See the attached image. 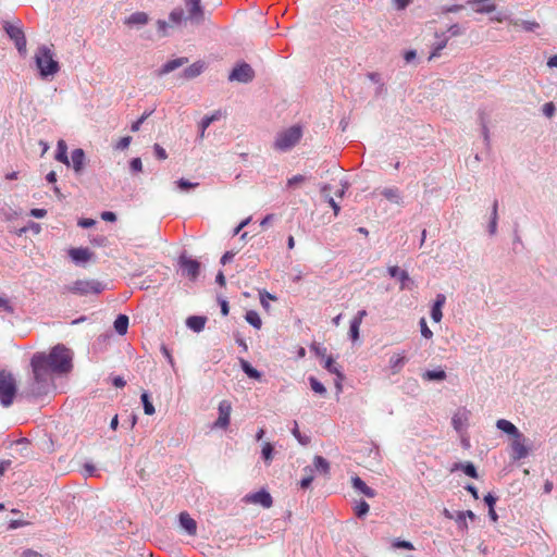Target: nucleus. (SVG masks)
Listing matches in <instances>:
<instances>
[{"label": "nucleus", "instance_id": "f257e3e1", "mask_svg": "<svg viewBox=\"0 0 557 557\" xmlns=\"http://www.w3.org/2000/svg\"><path fill=\"white\" fill-rule=\"evenodd\" d=\"M72 358V351L63 344L55 345L49 352H35L30 358L33 379L29 394L34 397L48 395L54 388V375L71 371Z\"/></svg>", "mask_w": 557, "mask_h": 557}, {"label": "nucleus", "instance_id": "f03ea898", "mask_svg": "<svg viewBox=\"0 0 557 557\" xmlns=\"http://www.w3.org/2000/svg\"><path fill=\"white\" fill-rule=\"evenodd\" d=\"M35 62L42 78L53 76L60 70L59 62L54 60L53 51L45 45L37 48L35 53Z\"/></svg>", "mask_w": 557, "mask_h": 557}, {"label": "nucleus", "instance_id": "7ed1b4c3", "mask_svg": "<svg viewBox=\"0 0 557 557\" xmlns=\"http://www.w3.org/2000/svg\"><path fill=\"white\" fill-rule=\"evenodd\" d=\"M17 393L16 380L13 374L5 370H0V405L4 408L10 407Z\"/></svg>", "mask_w": 557, "mask_h": 557}, {"label": "nucleus", "instance_id": "20e7f679", "mask_svg": "<svg viewBox=\"0 0 557 557\" xmlns=\"http://www.w3.org/2000/svg\"><path fill=\"white\" fill-rule=\"evenodd\" d=\"M301 136L302 129L300 126H290L277 133L273 147L278 151H288L298 144Z\"/></svg>", "mask_w": 557, "mask_h": 557}, {"label": "nucleus", "instance_id": "39448f33", "mask_svg": "<svg viewBox=\"0 0 557 557\" xmlns=\"http://www.w3.org/2000/svg\"><path fill=\"white\" fill-rule=\"evenodd\" d=\"M103 290V285L96 280H77L63 287V293L78 296L97 295Z\"/></svg>", "mask_w": 557, "mask_h": 557}, {"label": "nucleus", "instance_id": "423d86ee", "mask_svg": "<svg viewBox=\"0 0 557 557\" xmlns=\"http://www.w3.org/2000/svg\"><path fill=\"white\" fill-rule=\"evenodd\" d=\"M3 29L9 38L14 42L18 53L21 55H25L27 51V41L21 23L18 22L16 25H13L9 22H3Z\"/></svg>", "mask_w": 557, "mask_h": 557}, {"label": "nucleus", "instance_id": "0eeeda50", "mask_svg": "<svg viewBox=\"0 0 557 557\" xmlns=\"http://www.w3.org/2000/svg\"><path fill=\"white\" fill-rule=\"evenodd\" d=\"M184 2L188 13L186 20L195 25L202 24L206 21V13L201 0H185Z\"/></svg>", "mask_w": 557, "mask_h": 557}, {"label": "nucleus", "instance_id": "6e6552de", "mask_svg": "<svg viewBox=\"0 0 557 557\" xmlns=\"http://www.w3.org/2000/svg\"><path fill=\"white\" fill-rule=\"evenodd\" d=\"M178 264L182 269L183 275L187 276L190 281H196L200 274V262L185 255L178 259Z\"/></svg>", "mask_w": 557, "mask_h": 557}, {"label": "nucleus", "instance_id": "1a4fd4ad", "mask_svg": "<svg viewBox=\"0 0 557 557\" xmlns=\"http://www.w3.org/2000/svg\"><path fill=\"white\" fill-rule=\"evenodd\" d=\"M255 72L248 63H242L233 69L228 75L231 82L249 83L253 79Z\"/></svg>", "mask_w": 557, "mask_h": 557}, {"label": "nucleus", "instance_id": "9d476101", "mask_svg": "<svg viewBox=\"0 0 557 557\" xmlns=\"http://www.w3.org/2000/svg\"><path fill=\"white\" fill-rule=\"evenodd\" d=\"M219 417L213 423V428L226 429L230 425L232 405L228 400H221L218 407Z\"/></svg>", "mask_w": 557, "mask_h": 557}, {"label": "nucleus", "instance_id": "9b49d317", "mask_svg": "<svg viewBox=\"0 0 557 557\" xmlns=\"http://www.w3.org/2000/svg\"><path fill=\"white\" fill-rule=\"evenodd\" d=\"M243 500L247 504L260 505L263 508H270L273 504L272 496L265 490H260L256 493L247 494Z\"/></svg>", "mask_w": 557, "mask_h": 557}, {"label": "nucleus", "instance_id": "f8f14e48", "mask_svg": "<svg viewBox=\"0 0 557 557\" xmlns=\"http://www.w3.org/2000/svg\"><path fill=\"white\" fill-rule=\"evenodd\" d=\"M512 458L520 460L529 455V449L525 445V437L521 433V436H515L511 443Z\"/></svg>", "mask_w": 557, "mask_h": 557}, {"label": "nucleus", "instance_id": "ddd939ff", "mask_svg": "<svg viewBox=\"0 0 557 557\" xmlns=\"http://www.w3.org/2000/svg\"><path fill=\"white\" fill-rule=\"evenodd\" d=\"M470 418V411L465 408L459 409L451 419V424L457 432L463 431Z\"/></svg>", "mask_w": 557, "mask_h": 557}, {"label": "nucleus", "instance_id": "4468645a", "mask_svg": "<svg viewBox=\"0 0 557 557\" xmlns=\"http://www.w3.org/2000/svg\"><path fill=\"white\" fill-rule=\"evenodd\" d=\"M388 273L392 277H397L400 281V289H409V284L412 283L409 274L405 270H400L397 265L389 267Z\"/></svg>", "mask_w": 557, "mask_h": 557}, {"label": "nucleus", "instance_id": "2eb2a0df", "mask_svg": "<svg viewBox=\"0 0 557 557\" xmlns=\"http://www.w3.org/2000/svg\"><path fill=\"white\" fill-rule=\"evenodd\" d=\"M188 62V59L185 58V57H181V58H176V59H173V60H170L168 61L166 63H164L158 71H157V74L158 76H164L173 71H175L176 69L183 66L184 64H186Z\"/></svg>", "mask_w": 557, "mask_h": 557}, {"label": "nucleus", "instance_id": "dca6fc26", "mask_svg": "<svg viewBox=\"0 0 557 557\" xmlns=\"http://www.w3.org/2000/svg\"><path fill=\"white\" fill-rule=\"evenodd\" d=\"M468 4L472 5L476 13H492L495 11L496 5L493 0H470Z\"/></svg>", "mask_w": 557, "mask_h": 557}, {"label": "nucleus", "instance_id": "f3484780", "mask_svg": "<svg viewBox=\"0 0 557 557\" xmlns=\"http://www.w3.org/2000/svg\"><path fill=\"white\" fill-rule=\"evenodd\" d=\"M69 255L74 262L83 263L90 260L92 252L88 248H72Z\"/></svg>", "mask_w": 557, "mask_h": 557}, {"label": "nucleus", "instance_id": "a211bd4d", "mask_svg": "<svg viewBox=\"0 0 557 557\" xmlns=\"http://www.w3.org/2000/svg\"><path fill=\"white\" fill-rule=\"evenodd\" d=\"M149 22V16L146 12H135L125 18L124 24L131 27L144 26Z\"/></svg>", "mask_w": 557, "mask_h": 557}, {"label": "nucleus", "instance_id": "6ab92c4d", "mask_svg": "<svg viewBox=\"0 0 557 557\" xmlns=\"http://www.w3.org/2000/svg\"><path fill=\"white\" fill-rule=\"evenodd\" d=\"M71 161L75 173L79 174L84 170L85 165V152L83 149L77 148L72 151Z\"/></svg>", "mask_w": 557, "mask_h": 557}, {"label": "nucleus", "instance_id": "aec40b11", "mask_svg": "<svg viewBox=\"0 0 557 557\" xmlns=\"http://www.w3.org/2000/svg\"><path fill=\"white\" fill-rule=\"evenodd\" d=\"M205 69H206V63L203 61H197V62L193 63L191 65H189L188 67H186L183 71L182 76L186 79H193V78L198 77L203 72Z\"/></svg>", "mask_w": 557, "mask_h": 557}, {"label": "nucleus", "instance_id": "412c9836", "mask_svg": "<svg viewBox=\"0 0 557 557\" xmlns=\"http://www.w3.org/2000/svg\"><path fill=\"white\" fill-rule=\"evenodd\" d=\"M221 117V112L220 111H215L214 113H212L211 115H206L202 117V120L200 121L199 123V134H198V138L199 139H203L205 136H206V129L208 127H210V125L220 120Z\"/></svg>", "mask_w": 557, "mask_h": 557}, {"label": "nucleus", "instance_id": "4be33fe9", "mask_svg": "<svg viewBox=\"0 0 557 557\" xmlns=\"http://www.w3.org/2000/svg\"><path fill=\"white\" fill-rule=\"evenodd\" d=\"M180 524L189 535L196 534L197 523L187 512H181Z\"/></svg>", "mask_w": 557, "mask_h": 557}, {"label": "nucleus", "instance_id": "5701e85b", "mask_svg": "<svg viewBox=\"0 0 557 557\" xmlns=\"http://www.w3.org/2000/svg\"><path fill=\"white\" fill-rule=\"evenodd\" d=\"M407 357H406V354L405 351L403 354H394L391 358H389V368L392 369L393 373L396 374V373H399L400 370L404 368V366L406 364L407 362Z\"/></svg>", "mask_w": 557, "mask_h": 557}, {"label": "nucleus", "instance_id": "b1692460", "mask_svg": "<svg viewBox=\"0 0 557 557\" xmlns=\"http://www.w3.org/2000/svg\"><path fill=\"white\" fill-rule=\"evenodd\" d=\"M496 426L498 430L507 433L508 435H511V436H521V432L518 430V428L511 423L510 421L506 420V419H499L497 420L496 422Z\"/></svg>", "mask_w": 557, "mask_h": 557}, {"label": "nucleus", "instance_id": "393cba45", "mask_svg": "<svg viewBox=\"0 0 557 557\" xmlns=\"http://www.w3.org/2000/svg\"><path fill=\"white\" fill-rule=\"evenodd\" d=\"M352 486L363 495H366L369 498H372L376 495L375 491L371 487H369L364 481H362L359 476H354L352 480Z\"/></svg>", "mask_w": 557, "mask_h": 557}, {"label": "nucleus", "instance_id": "a878e982", "mask_svg": "<svg viewBox=\"0 0 557 557\" xmlns=\"http://www.w3.org/2000/svg\"><path fill=\"white\" fill-rule=\"evenodd\" d=\"M207 319L200 315H191L186 320V325L194 332H201L205 329Z\"/></svg>", "mask_w": 557, "mask_h": 557}, {"label": "nucleus", "instance_id": "bb28decb", "mask_svg": "<svg viewBox=\"0 0 557 557\" xmlns=\"http://www.w3.org/2000/svg\"><path fill=\"white\" fill-rule=\"evenodd\" d=\"M55 159L65 165H70V160L67 157V146L65 141L62 139L58 141Z\"/></svg>", "mask_w": 557, "mask_h": 557}, {"label": "nucleus", "instance_id": "cd10ccee", "mask_svg": "<svg viewBox=\"0 0 557 557\" xmlns=\"http://www.w3.org/2000/svg\"><path fill=\"white\" fill-rule=\"evenodd\" d=\"M381 194L391 202L400 205L401 203V196L400 191L396 187H388L384 188Z\"/></svg>", "mask_w": 557, "mask_h": 557}, {"label": "nucleus", "instance_id": "c85d7f7f", "mask_svg": "<svg viewBox=\"0 0 557 557\" xmlns=\"http://www.w3.org/2000/svg\"><path fill=\"white\" fill-rule=\"evenodd\" d=\"M128 329V317L125 314H119L114 321V330L117 334L124 335Z\"/></svg>", "mask_w": 557, "mask_h": 557}, {"label": "nucleus", "instance_id": "c756f323", "mask_svg": "<svg viewBox=\"0 0 557 557\" xmlns=\"http://www.w3.org/2000/svg\"><path fill=\"white\" fill-rule=\"evenodd\" d=\"M422 377L426 381H444L447 375L446 372L443 369L437 370H426Z\"/></svg>", "mask_w": 557, "mask_h": 557}, {"label": "nucleus", "instance_id": "7c9ffc66", "mask_svg": "<svg viewBox=\"0 0 557 557\" xmlns=\"http://www.w3.org/2000/svg\"><path fill=\"white\" fill-rule=\"evenodd\" d=\"M240 367L250 379L259 380L261 377V373L245 359H240Z\"/></svg>", "mask_w": 557, "mask_h": 557}, {"label": "nucleus", "instance_id": "2f4dec72", "mask_svg": "<svg viewBox=\"0 0 557 557\" xmlns=\"http://www.w3.org/2000/svg\"><path fill=\"white\" fill-rule=\"evenodd\" d=\"M314 469L323 474H327L330 471L329 461L322 456H315L313 459Z\"/></svg>", "mask_w": 557, "mask_h": 557}, {"label": "nucleus", "instance_id": "473e14b6", "mask_svg": "<svg viewBox=\"0 0 557 557\" xmlns=\"http://www.w3.org/2000/svg\"><path fill=\"white\" fill-rule=\"evenodd\" d=\"M245 319L255 329L259 330L261 327V325H262L261 318H260V315H259V313L257 311H253V310L247 311V313L245 315Z\"/></svg>", "mask_w": 557, "mask_h": 557}, {"label": "nucleus", "instance_id": "72a5a7b5", "mask_svg": "<svg viewBox=\"0 0 557 557\" xmlns=\"http://www.w3.org/2000/svg\"><path fill=\"white\" fill-rule=\"evenodd\" d=\"M510 24H512L513 26H521L527 32H534L535 29H537L540 27V24L535 21L519 22V21L510 20Z\"/></svg>", "mask_w": 557, "mask_h": 557}, {"label": "nucleus", "instance_id": "f704fd0d", "mask_svg": "<svg viewBox=\"0 0 557 557\" xmlns=\"http://www.w3.org/2000/svg\"><path fill=\"white\" fill-rule=\"evenodd\" d=\"M140 399L144 406L145 413L148 416H152L156 412V409L152 403L150 401L149 394L147 392H144L140 396Z\"/></svg>", "mask_w": 557, "mask_h": 557}, {"label": "nucleus", "instance_id": "c9c22d12", "mask_svg": "<svg viewBox=\"0 0 557 557\" xmlns=\"http://www.w3.org/2000/svg\"><path fill=\"white\" fill-rule=\"evenodd\" d=\"M274 448L271 443L265 442L262 445L261 456L263 460L269 465L273 458Z\"/></svg>", "mask_w": 557, "mask_h": 557}, {"label": "nucleus", "instance_id": "e433bc0d", "mask_svg": "<svg viewBox=\"0 0 557 557\" xmlns=\"http://www.w3.org/2000/svg\"><path fill=\"white\" fill-rule=\"evenodd\" d=\"M309 383H310L311 389L314 393H317L319 395H325L326 394V388L324 387V385L319 380H317L314 376H310L309 377Z\"/></svg>", "mask_w": 557, "mask_h": 557}, {"label": "nucleus", "instance_id": "4c0bfd02", "mask_svg": "<svg viewBox=\"0 0 557 557\" xmlns=\"http://www.w3.org/2000/svg\"><path fill=\"white\" fill-rule=\"evenodd\" d=\"M305 472H307L308 474L306 476H304L301 479V481H300V487L301 488H308L311 485V483H312V481L314 479V476H313V469L312 468L306 467L305 468Z\"/></svg>", "mask_w": 557, "mask_h": 557}, {"label": "nucleus", "instance_id": "58836bf2", "mask_svg": "<svg viewBox=\"0 0 557 557\" xmlns=\"http://www.w3.org/2000/svg\"><path fill=\"white\" fill-rule=\"evenodd\" d=\"M419 326H420V332H421V335L426 338V339H431L433 337V332L430 330V327L428 326V323H426V320L425 318H421L419 320Z\"/></svg>", "mask_w": 557, "mask_h": 557}, {"label": "nucleus", "instance_id": "ea45409f", "mask_svg": "<svg viewBox=\"0 0 557 557\" xmlns=\"http://www.w3.org/2000/svg\"><path fill=\"white\" fill-rule=\"evenodd\" d=\"M169 17H170V21L173 22L174 24H180L184 18L183 9L175 8L174 10L171 11Z\"/></svg>", "mask_w": 557, "mask_h": 557}, {"label": "nucleus", "instance_id": "a19ab883", "mask_svg": "<svg viewBox=\"0 0 557 557\" xmlns=\"http://www.w3.org/2000/svg\"><path fill=\"white\" fill-rule=\"evenodd\" d=\"M360 325L361 324H359L357 321H350L349 337L352 342H356L359 338Z\"/></svg>", "mask_w": 557, "mask_h": 557}, {"label": "nucleus", "instance_id": "79ce46f5", "mask_svg": "<svg viewBox=\"0 0 557 557\" xmlns=\"http://www.w3.org/2000/svg\"><path fill=\"white\" fill-rule=\"evenodd\" d=\"M369 504L364 500H361L355 508L356 516L358 518H361L369 512Z\"/></svg>", "mask_w": 557, "mask_h": 557}, {"label": "nucleus", "instance_id": "37998d69", "mask_svg": "<svg viewBox=\"0 0 557 557\" xmlns=\"http://www.w3.org/2000/svg\"><path fill=\"white\" fill-rule=\"evenodd\" d=\"M435 37H436L437 41L434 45L437 46V50H443L447 46L449 37L446 36L445 33H436Z\"/></svg>", "mask_w": 557, "mask_h": 557}, {"label": "nucleus", "instance_id": "c03bdc74", "mask_svg": "<svg viewBox=\"0 0 557 557\" xmlns=\"http://www.w3.org/2000/svg\"><path fill=\"white\" fill-rule=\"evenodd\" d=\"M392 547L394 549H413V545L410 542L399 539L393 541Z\"/></svg>", "mask_w": 557, "mask_h": 557}, {"label": "nucleus", "instance_id": "a18cd8bd", "mask_svg": "<svg viewBox=\"0 0 557 557\" xmlns=\"http://www.w3.org/2000/svg\"><path fill=\"white\" fill-rule=\"evenodd\" d=\"M324 368H325L330 373H334L335 375L342 372V371L339 370V368L334 363V360H333V358H332L331 356H329V357L325 359Z\"/></svg>", "mask_w": 557, "mask_h": 557}, {"label": "nucleus", "instance_id": "49530a36", "mask_svg": "<svg viewBox=\"0 0 557 557\" xmlns=\"http://www.w3.org/2000/svg\"><path fill=\"white\" fill-rule=\"evenodd\" d=\"M176 184H177L178 188L181 190H184V191H186V190H188L190 188H195V187H197L199 185L198 183H191V182H189V181H187L185 178L178 180L176 182Z\"/></svg>", "mask_w": 557, "mask_h": 557}, {"label": "nucleus", "instance_id": "de8ad7c7", "mask_svg": "<svg viewBox=\"0 0 557 557\" xmlns=\"http://www.w3.org/2000/svg\"><path fill=\"white\" fill-rule=\"evenodd\" d=\"M447 33L449 34V38L457 37L462 35L465 33V29L459 24H453L448 27Z\"/></svg>", "mask_w": 557, "mask_h": 557}, {"label": "nucleus", "instance_id": "09e8293b", "mask_svg": "<svg viewBox=\"0 0 557 557\" xmlns=\"http://www.w3.org/2000/svg\"><path fill=\"white\" fill-rule=\"evenodd\" d=\"M129 169L132 173H138L143 171V162L140 158H134L129 162Z\"/></svg>", "mask_w": 557, "mask_h": 557}, {"label": "nucleus", "instance_id": "8fccbe9b", "mask_svg": "<svg viewBox=\"0 0 557 557\" xmlns=\"http://www.w3.org/2000/svg\"><path fill=\"white\" fill-rule=\"evenodd\" d=\"M463 472L470 476V478H473V479H476L478 478V472H476V469L474 467L473 463L471 462H468L463 466Z\"/></svg>", "mask_w": 557, "mask_h": 557}, {"label": "nucleus", "instance_id": "3c124183", "mask_svg": "<svg viewBox=\"0 0 557 557\" xmlns=\"http://www.w3.org/2000/svg\"><path fill=\"white\" fill-rule=\"evenodd\" d=\"M131 141H132V137H129V136L122 137L116 143L115 149H117V150H125L126 148H128Z\"/></svg>", "mask_w": 557, "mask_h": 557}, {"label": "nucleus", "instance_id": "603ef678", "mask_svg": "<svg viewBox=\"0 0 557 557\" xmlns=\"http://www.w3.org/2000/svg\"><path fill=\"white\" fill-rule=\"evenodd\" d=\"M153 151L156 157L159 160H165L168 158V153L163 147H161L159 144H154Z\"/></svg>", "mask_w": 557, "mask_h": 557}, {"label": "nucleus", "instance_id": "864d4df0", "mask_svg": "<svg viewBox=\"0 0 557 557\" xmlns=\"http://www.w3.org/2000/svg\"><path fill=\"white\" fill-rule=\"evenodd\" d=\"M0 309L8 313H13L14 309L7 297L0 296Z\"/></svg>", "mask_w": 557, "mask_h": 557}, {"label": "nucleus", "instance_id": "5fc2aeb1", "mask_svg": "<svg viewBox=\"0 0 557 557\" xmlns=\"http://www.w3.org/2000/svg\"><path fill=\"white\" fill-rule=\"evenodd\" d=\"M305 180H306V177H305L304 175H300V174L295 175V176L290 177V178L287 181V186H288V187H295V186H297V185H299V184L304 183V182H305Z\"/></svg>", "mask_w": 557, "mask_h": 557}, {"label": "nucleus", "instance_id": "6e6d98bb", "mask_svg": "<svg viewBox=\"0 0 557 557\" xmlns=\"http://www.w3.org/2000/svg\"><path fill=\"white\" fill-rule=\"evenodd\" d=\"M442 309L443 308H437V307H432V309H431V318L436 323L441 322V320L443 318Z\"/></svg>", "mask_w": 557, "mask_h": 557}, {"label": "nucleus", "instance_id": "4d7b16f0", "mask_svg": "<svg viewBox=\"0 0 557 557\" xmlns=\"http://www.w3.org/2000/svg\"><path fill=\"white\" fill-rule=\"evenodd\" d=\"M543 114L547 117H552L555 113V106L553 102H547L543 106Z\"/></svg>", "mask_w": 557, "mask_h": 557}, {"label": "nucleus", "instance_id": "13d9d810", "mask_svg": "<svg viewBox=\"0 0 557 557\" xmlns=\"http://www.w3.org/2000/svg\"><path fill=\"white\" fill-rule=\"evenodd\" d=\"M456 522L458 523V525L461 530L468 529V524L466 522V513H462L461 511H459L457 513Z\"/></svg>", "mask_w": 557, "mask_h": 557}, {"label": "nucleus", "instance_id": "bf43d9fd", "mask_svg": "<svg viewBox=\"0 0 557 557\" xmlns=\"http://www.w3.org/2000/svg\"><path fill=\"white\" fill-rule=\"evenodd\" d=\"M161 352L166 358V360L172 366V368H174L175 367L174 359H173V357L171 355V351L169 350V348L165 345L161 346Z\"/></svg>", "mask_w": 557, "mask_h": 557}, {"label": "nucleus", "instance_id": "052dcab7", "mask_svg": "<svg viewBox=\"0 0 557 557\" xmlns=\"http://www.w3.org/2000/svg\"><path fill=\"white\" fill-rule=\"evenodd\" d=\"M344 379H345V376H344L343 372L336 374L335 388H336L337 395L341 394L343 391Z\"/></svg>", "mask_w": 557, "mask_h": 557}, {"label": "nucleus", "instance_id": "680f3d73", "mask_svg": "<svg viewBox=\"0 0 557 557\" xmlns=\"http://www.w3.org/2000/svg\"><path fill=\"white\" fill-rule=\"evenodd\" d=\"M292 433L299 441V443H301L304 445L307 444L308 440L307 438L306 440L302 438V436H301V434L299 432V429H298V424H297L296 421H294V428L292 430Z\"/></svg>", "mask_w": 557, "mask_h": 557}, {"label": "nucleus", "instance_id": "e2e57ef3", "mask_svg": "<svg viewBox=\"0 0 557 557\" xmlns=\"http://www.w3.org/2000/svg\"><path fill=\"white\" fill-rule=\"evenodd\" d=\"M446 302V296L444 294H437L432 307L443 308Z\"/></svg>", "mask_w": 557, "mask_h": 557}, {"label": "nucleus", "instance_id": "0e129e2a", "mask_svg": "<svg viewBox=\"0 0 557 557\" xmlns=\"http://www.w3.org/2000/svg\"><path fill=\"white\" fill-rule=\"evenodd\" d=\"M18 557H44L40 553L34 550V549H30V548H27V549H24Z\"/></svg>", "mask_w": 557, "mask_h": 557}, {"label": "nucleus", "instance_id": "69168bd1", "mask_svg": "<svg viewBox=\"0 0 557 557\" xmlns=\"http://www.w3.org/2000/svg\"><path fill=\"white\" fill-rule=\"evenodd\" d=\"M311 350L314 351V354L319 357H324L325 354H326V348L325 347H322L321 345L319 344H313L311 346Z\"/></svg>", "mask_w": 557, "mask_h": 557}, {"label": "nucleus", "instance_id": "338daca9", "mask_svg": "<svg viewBox=\"0 0 557 557\" xmlns=\"http://www.w3.org/2000/svg\"><path fill=\"white\" fill-rule=\"evenodd\" d=\"M101 219L107 222H114L116 221V215L112 211H103L101 213Z\"/></svg>", "mask_w": 557, "mask_h": 557}, {"label": "nucleus", "instance_id": "774afa93", "mask_svg": "<svg viewBox=\"0 0 557 557\" xmlns=\"http://www.w3.org/2000/svg\"><path fill=\"white\" fill-rule=\"evenodd\" d=\"M77 224L83 228H89L96 224V221L92 219H81Z\"/></svg>", "mask_w": 557, "mask_h": 557}]
</instances>
